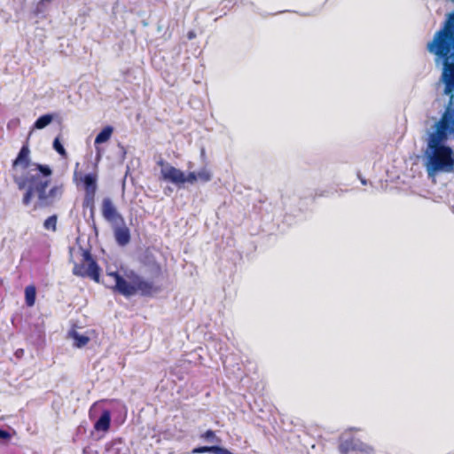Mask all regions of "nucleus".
I'll return each mask as SVG.
<instances>
[{
    "mask_svg": "<svg viewBox=\"0 0 454 454\" xmlns=\"http://www.w3.org/2000/svg\"><path fill=\"white\" fill-rule=\"evenodd\" d=\"M12 167L14 170L19 167L22 169L20 175H13V181L19 190H25L22 198L24 205H29L36 197L39 207H49L63 196L65 190L63 184H54L47 192L51 183L52 169L49 165L31 162L27 143L22 145Z\"/></svg>",
    "mask_w": 454,
    "mask_h": 454,
    "instance_id": "nucleus-1",
    "label": "nucleus"
},
{
    "mask_svg": "<svg viewBox=\"0 0 454 454\" xmlns=\"http://www.w3.org/2000/svg\"><path fill=\"white\" fill-rule=\"evenodd\" d=\"M450 137L454 139V107L447 105L427 139L425 166L428 176L454 171V150L446 145Z\"/></svg>",
    "mask_w": 454,
    "mask_h": 454,
    "instance_id": "nucleus-2",
    "label": "nucleus"
},
{
    "mask_svg": "<svg viewBox=\"0 0 454 454\" xmlns=\"http://www.w3.org/2000/svg\"><path fill=\"white\" fill-rule=\"evenodd\" d=\"M107 276L114 280V286H112V289L125 297H130L137 294L142 296L151 297L160 291L159 286L134 271H130L127 274L129 283L125 280L118 271H109L107 272Z\"/></svg>",
    "mask_w": 454,
    "mask_h": 454,
    "instance_id": "nucleus-3",
    "label": "nucleus"
},
{
    "mask_svg": "<svg viewBox=\"0 0 454 454\" xmlns=\"http://www.w3.org/2000/svg\"><path fill=\"white\" fill-rule=\"evenodd\" d=\"M454 39V11L450 12L443 23L442 27L438 30L432 41L427 43V49L431 53L448 52L450 43Z\"/></svg>",
    "mask_w": 454,
    "mask_h": 454,
    "instance_id": "nucleus-4",
    "label": "nucleus"
},
{
    "mask_svg": "<svg viewBox=\"0 0 454 454\" xmlns=\"http://www.w3.org/2000/svg\"><path fill=\"white\" fill-rule=\"evenodd\" d=\"M450 49L448 52H431L435 56V61H441L443 68L442 74V80L445 84L444 93L450 96V100L447 105H451L454 107V54Z\"/></svg>",
    "mask_w": 454,
    "mask_h": 454,
    "instance_id": "nucleus-5",
    "label": "nucleus"
},
{
    "mask_svg": "<svg viewBox=\"0 0 454 454\" xmlns=\"http://www.w3.org/2000/svg\"><path fill=\"white\" fill-rule=\"evenodd\" d=\"M73 274L77 277L90 278L96 283H99L100 268L90 250L82 249V260L80 262L74 263Z\"/></svg>",
    "mask_w": 454,
    "mask_h": 454,
    "instance_id": "nucleus-6",
    "label": "nucleus"
},
{
    "mask_svg": "<svg viewBox=\"0 0 454 454\" xmlns=\"http://www.w3.org/2000/svg\"><path fill=\"white\" fill-rule=\"evenodd\" d=\"M79 163L75 164L74 171V181L76 184L82 183L84 193H96L98 189V173L97 171L84 175L78 169Z\"/></svg>",
    "mask_w": 454,
    "mask_h": 454,
    "instance_id": "nucleus-7",
    "label": "nucleus"
},
{
    "mask_svg": "<svg viewBox=\"0 0 454 454\" xmlns=\"http://www.w3.org/2000/svg\"><path fill=\"white\" fill-rule=\"evenodd\" d=\"M158 165L162 168L160 175L163 180L168 181L177 186L184 184V173L182 170L166 163L163 160H159Z\"/></svg>",
    "mask_w": 454,
    "mask_h": 454,
    "instance_id": "nucleus-8",
    "label": "nucleus"
},
{
    "mask_svg": "<svg viewBox=\"0 0 454 454\" xmlns=\"http://www.w3.org/2000/svg\"><path fill=\"white\" fill-rule=\"evenodd\" d=\"M101 213L104 219L112 224L124 223L123 216L118 212L112 199L109 197H106L102 200Z\"/></svg>",
    "mask_w": 454,
    "mask_h": 454,
    "instance_id": "nucleus-9",
    "label": "nucleus"
},
{
    "mask_svg": "<svg viewBox=\"0 0 454 454\" xmlns=\"http://www.w3.org/2000/svg\"><path fill=\"white\" fill-rule=\"evenodd\" d=\"M372 450L370 446L358 442V441L353 437L341 441L339 445V450L341 454H348L350 451L354 450L370 451Z\"/></svg>",
    "mask_w": 454,
    "mask_h": 454,
    "instance_id": "nucleus-10",
    "label": "nucleus"
},
{
    "mask_svg": "<svg viewBox=\"0 0 454 454\" xmlns=\"http://www.w3.org/2000/svg\"><path fill=\"white\" fill-rule=\"evenodd\" d=\"M121 224V226L114 228V234L116 243L119 246L124 247L130 241V231L129 229L125 225V223Z\"/></svg>",
    "mask_w": 454,
    "mask_h": 454,
    "instance_id": "nucleus-11",
    "label": "nucleus"
},
{
    "mask_svg": "<svg viewBox=\"0 0 454 454\" xmlns=\"http://www.w3.org/2000/svg\"><path fill=\"white\" fill-rule=\"evenodd\" d=\"M111 427V411L104 410L99 419L94 423V429L97 432H107Z\"/></svg>",
    "mask_w": 454,
    "mask_h": 454,
    "instance_id": "nucleus-12",
    "label": "nucleus"
},
{
    "mask_svg": "<svg viewBox=\"0 0 454 454\" xmlns=\"http://www.w3.org/2000/svg\"><path fill=\"white\" fill-rule=\"evenodd\" d=\"M211 452L214 454H233L229 450L220 447V446H200L197 448H194L192 450V454H201V453H207Z\"/></svg>",
    "mask_w": 454,
    "mask_h": 454,
    "instance_id": "nucleus-13",
    "label": "nucleus"
},
{
    "mask_svg": "<svg viewBox=\"0 0 454 454\" xmlns=\"http://www.w3.org/2000/svg\"><path fill=\"white\" fill-rule=\"evenodd\" d=\"M95 197L96 193H84L82 200V207L90 209L91 218H94L95 215Z\"/></svg>",
    "mask_w": 454,
    "mask_h": 454,
    "instance_id": "nucleus-14",
    "label": "nucleus"
},
{
    "mask_svg": "<svg viewBox=\"0 0 454 454\" xmlns=\"http://www.w3.org/2000/svg\"><path fill=\"white\" fill-rule=\"evenodd\" d=\"M36 288L34 285H29L25 288V302L27 307H33L35 303Z\"/></svg>",
    "mask_w": 454,
    "mask_h": 454,
    "instance_id": "nucleus-15",
    "label": "nucleus"
},
{
    "mask_svg": "<svg viewBox=\"0 0 454 454\" xmlns=\"http://www.w3.org/2000/svg\"><path fill=\"white\" fill-rule=\"evenodd\" d=\"M113 128L111 126L105 127L96 137L95 144L99 145L108 141L113 133Z\"/></svg>",
    "mask_w": 454,
    "mask_h": 454,
    "instance_id": "nucleus-16",
    "label": "nucleus"
},
{
    "mask_svg": "<svg viewBox=\"0 0 454 454\" xmlns=\"http://www.w3.org/2000/svg\"><path fill=\"white\" fill-rule=\"evenodd\" d=\"M53 120V116L51 114H43L40 116L35 122L34 123V128L37 129H42L48 126Z\"/></svg>",
    "mask_w": 454,
    "mask_h": 454,
    "instance_id": "nucleus-17",
    "label": "nucleus"
},
{
    "mask_svg": "<svg viewBox=\"0 0 454 454\" xmlns=\"http://www.w3.org/2000/svg\"><path fill=\"white\" fill-rule=\"evenodd\" d=\"M71 334H72L73 339L74 340V346L76 348H82V347L86 346L90 341L89 337H87L85 335H81L76 332H73Z\"/></svg>",
    "mask_w": 454,
    "mask_h": 454,
    "instance_id": "nucleus-18",
    "label": "nucleus"
},
{
    "mask_svg": "<svg viewBox=\"0 0 454 454\" xmlns=\"http://www.w3.org/2000/svg\"><path fill=\"white\" fill-rule=\"evenodd\" d=\"M200 438L204 439L206 441L211 442H215V443L221 442V439L211 429H208L205 433L201 434Z\"/></svg>",
    "mask_w": 454,
    "mask_h": 454,
    "instance_id": "nucleus-19",
    "label": "nucleus"
},
{
    "mask_svg": "<svg viewBox=\"0 0 454 454\" xmlns=\"http://www.w3.org/2000/svg\"><path fill=\"white\" fill-rule=\"evenodd\" d=\"M57 220L58 217L56 215L49 216L43 223V227L45 230L56 231L57 230Z\"/></svg>",
    "mask_w": 454,
    "mask_h": 454,
    "instance_id": "nucleus-20",
    "label": "nucleus"
},
{
    "mask_svg": "<svg viewBox=\"0 0 454 454\" xmlns=\"http://www.w3.org/2000/svg\"><path fill=\"white\" fill-rule=\"evenodd\" d=\"M198 181L207 183L212 179V173L207 168H201L198 173Z\"/></svg>",
    "mask_w": 454,
    "mask_h": 454,
    "instance_id": "nucleus-21",
    "label": "nucleus"
},
{
    "mask_svg": "<svg viewBox=\"0 0 454 454\" xmlns=\"http://www.w3.org/2000/svg\"><path fill=\"white\" fill-rule=\"evenodd\" d=\"M53 148L54 150L61 155L63 158L67 157V153L62 144L60 143L59 137H56L53 141Z\"/></svg>",
    "mask_w": 454,
    "mask_h": 454,
    "instance_id": "nucleus-22",
    "label": "nucleus"
},
{
    "mask_svg": "<svg viewBox=\"0 0 454 454\" xmlns=\"http://www.w3.org/2000/svg\"><path fill=\"white\" fill-rule=\"evenodd\" d=\"M198 181L197 173L189 172L187 176L184 175V183L194 184Z\"/></svg>",
    "mask_w": 454,
    "mask_h": 454,
    "instance_id": "nucleus-23",
    "label": "nucleus"
},
{
    "mask_svg": "<svg viewBox=\"0 0 454 454\" xmlns=\"http://www.w3.org/2000/svg\"><path fill=\"white\" fill-rule=\"evenodd\" d=\"M11 438V434L6 431V430H4V429H0V439H10Z\"/></svg>",
    "mask_w": 454,
    "mask_h": 454,
    "instance_id": "nucleus-24",
    "label": "nucleus"
},
{
    "mask_svg": "<svg viewBox=\"0 0 454 454\" xmlns=\"http://www.w3.org/2000/svg\"><path fill=\"white\" fill-rule=\"evenodd\" d=\"M154 269H155L156 274H161L162 269H161V266L160 263H155Z\"/></svg>",
    "mask_w": 454,
    "mask_h": 454,
    "instance_id": "nucleus-25",
    "label": "nucleus"
},
{
    "mask_svg": "<svg viewBox=\"0 0 454 454\" xmlns=\"http://www.w3.org/2000/svg\"><path fill=\"white\" fill-rule=\"evenodd\" d=\"M23 353H24V350L22 348H20L15 352V355L17 357H20L23 355Z\"/></svg>",
    "mask_w": 454,
    "mask_h": 454,
    "instance_id": "nucleus-26",
    "label": "nucleus"
},
{
    "mask_svg": "<svg viewBox=\"0 0 454 454\" xmlns=\"http://www.w3.org/2000/svg\"><path fill=\"white\" fill-rule=\"evenodd\" d=\"M362 184H366V181H365V180H362Z\"/></svg>",
    "mask_w": 454,
    "mask_h": 454,
    "instance_id": "nucleus-27",
    "label": "nucleus"
}]
</instances>
